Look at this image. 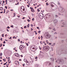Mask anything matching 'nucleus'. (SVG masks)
Instances as JSON below:
<instances>
[{
  "mask_svg": "<svg viewBox=\"0 0 67 67\" xmlns=\"http://www.w3.org/2000/svg\"><path fill=\"white\" fill-rule=\"evenodd\" d=\"M58 15H61V14L59 13L58 14Z\"/></svg>",
  "mask_w": 67,
  "mask_h": 67,
  "instance_id": "nucleus-42",
  "label": "nucleus"
},
{
  "mask_svg": "<svg viewBox=\"0 0 67 67\" xmlns=\"http://www.w3.org/2000/svg\"><path fill=\"white\" fill-rule=\"evenodd\" d=\"M46 5H49V4H48V3H46Z\"/></svg>",
  "mask_w": 67,
  "mask_h": 67,
  "instance_id": "nucleus-34",
  "label": "nucleus"
},
{
  "mask_svg": "<svg viewBox=\"0 0 67 67\" xmlns=\"http://www.w3.org/2000/svg\"><path fill=\"white\" fill-rule=\"evenodd\" d=\"M41 38H43V36H41Z\"/></svg>",
  "mask_w": 67,
  "mask_h": 67,
  "instance_id": "nucleus-55",
  "label": "nucleus"
},
{
  "mask_svg": "<svg viewBox=\"0 0 67 67\" xmlns=\"http://www.w3.org/2000/svg\"><path fill=\"white\" fill-rule=\"evenodd\" d=\"M2 46V43L1 44V46H0V47H1Z\"/></svg>",
  "mask_w": 67,
  "mask_h": 67,
  "instance_id": "nucleus-51",
  "label": "nucleus"
},
{
  "mask_svg": "<svg viewBox=\"0 0 67 67\" xmlns=\"http://www.w3.org/2000/svg\"><path fill=\"white\" fill-rule=\"evenodd\" d=\"M26 62H27V63H29V61H27V60H26Z\"/></svg>",
  "mask_w": 67,
  "mask_h": 67,
  "instance_id": "nucleus-47",
  "label": "nucleus"
},
{
  "mask_svg": "<svg viewBox=\"0 0 67 67\" xmlns=\"http://www.w3.org/2000/svg\"><path fill=\"white\" fill-rule=\"evenodd\" d=\"M29 26H30V25H27V27L28 28L29 27Z\"/></svg>",
  "mask_w": 67,
  "mask_h": 67,
  "instance_id": "nucleus-39",
  "label": "nucleus"
},
{
  "mask_svg": "<svg viewBox=\"0 0 67 67\" xmlns=\"http://www.w3.org/2000/svg\"><path fill=\"white\" fill-rule=\"evenodd\" d=\"M0 40H1V41H2V38H1V39H0Z\"/></svg>",
  "mask_w": 67,
  "mask_h": 67,
  "instance_id": "nucleus-52",
  "label": "nucleus"
},
{
  "mask_svg": "<svg viewBox=\"0 0 67 67\" xmlns=\"http://www.w3.org/2000/svg\"><path fill=\"white\" fill-rule=\"evenodd\" d=\"M53 3H51V7H54V5L53 4Z\"/></svg>",
  "mask_w": 67,
  "mask_h": 67,
  "instance_id": "nucleus-16",
  "label": "nucleus"
},
{
  "mask_svg": "<svg viewBox=\"0 0 67 67\" xmlns=\"http://www.w3.org/2000/svg\"><path fill=\"white\" fill-rule=\"evenodd\" d=\"M31 15H32V16H34V14H33V13L31 14Z\"/></svg>",
  "mask_w": 67,
  "mask_h": 67,
  "instance_id": "nucleus-27",
  "label": "nucleus"
},
{
  "mask_svg": "<svg viewBox=\"0 0 67 67\" xmlns=\"http://www.w3.org/2000/svg\"><path fill=\"white\" fill-rule=\"evenodd\" d=\"M14 37H15V36H14L13 37V38H14Z\"/></svg>",
  "mask_w": 67,
  "mask_h": 67,
  "instance_id": "nucleus-63",
  "label": "nucleus"
},
{
  "mask_svg": "<svg viewBox=\"0 0 67 67\" xmlns=\"http://www.w3.org/2000/svg\"><path fill=\"white\" fill-rule=\"evenodd\" d=\"M26 45L27 46H29V44H28L27 43Z\"/></svg>",
  "mask_w": 67,
  "mask_h": 67,
  "instance_id": "nucleus-53",
  "label": "nucleus"
},
{
  "mask_svg": "<svg viewBox=\"0 0 67 67\" xmlns=\"http://www.w3.org/2000/svg\"><path fill=\"white\" fill-rule=\"evenodd\" d=\"M7 32H9V30L8 29L7 30Z\"/></svg>",
  "mask_w": 67,
  "mask_h": 67,
  "instance_id": "nucleus-50",
  "label": "nucleus"
},
{
  "mask_svg": "<svg viewBox=\"0 0 67 67\" xmlns=\"http://www.w3.org/2000/svg\"><path fill=\"white\" fill-rule=\"evenodd\" d=\"M31 61H30V63H33V59H31Z\"/></svg>",
  "mask_w": 67,
  "mask_h": 67,
  "instance_id": "nucleus-15",
  "label": "nucleus"
},
{
  "mask_svg": "<svg viewBox=\"0 0 67 67\" xmlns=\"http://www.w3.org/2000/svg\"><path fill=\"white\" fill-rule=\"evenodd\" d=\"M54 23L55 24H56V23H57V19H54Z\"/></svg>",
  "mask_w": 67,
  "mask_h": 67,
  "instance_id": "nucleus-10",
  "label": "nucleus"
},
{
  "mask_svg": "<svg viewBox=\"0 0 67 67\" xmlns=\"http://www.w3.org/2000/svg\"><path fill=\"white\" fill-rule=\"evenodd\" d=\"M26 26H25L24 27V29H26Z\"/></svg>",
  "mask_w": 67,
  "mask_h": 67,
  "instance_id": "nucleus-25",
  "label": "nucleus"
},
{
  "mask_svg": "<svg viewBox=\"0 0 67 67\" xmlns=\"http://www.w3.org/2000/svg\"><path fill=\"white\" fill-rule=\"evenodd\" d=\"M17 57H20V55L18 53H16Z\"/></svg>",
  "mask_w": 67,
  "mask_h": 67,
  "instance_id": "nucleus-17",
  "label": "nucleus"
},
{
  "mask_svg": "<svg viewBox=\"0 0 67 67\" xmlns=\"http://www.w3.org/2000/svg\"><path fill=\"white\" fill-rule=\"evenodd\" d=\"M58 62V63L59 64H63L64 63V61L63 60H59Z\"/></svg>",
  "mask_w": 67,
  "mask_h": 67,
  "instance_id": "nucleus-4",
  "label": "nucleus"
},
{
  "mask_svg": "<svg viewBox=\"0 0 67 67\" xmlns=\"http://www.w3.org/2000/svg\"><path fill=\"white\" fill-rule=\"evenodd\" d=\"M43 49L44 51H46V52H47L49 49V47L48 46H44L43 47Z\"/></svg>",
  "mask_w": 67,
  "mask_h": 67,
  "instance_id": "nucleus-3",
  "label": "nucleus"
},
{
  "mask_svg": "<svg viewBox=\"0 0 67 67\" xmlns=\"http://www.w3.org/2000/svg\"><path fill=\"white\" fill-rule=\"evenodd\" d=\"M50 60L52 62H54V58H50Z\"/></svg>",
  "mask_w": 67,
  "mask_h": 67,
  "instance_id": "nucleus-8",
  "label": "nucleus"
},
{
  "mask_svg": "<svg viewBox=\"0 0 67 67\" xmlns=\"http://www.w3.org/2000/svg\"><path fill=\"white\" fill-rule=\"evenodd\" d=\"M27 7H28L29 8V7H30V5H27Z\"/></svg>",
  "mask_w": 67,
  "mask_h": 67,
  "instance_id": "nucleus-46",
  "label": "nucleus"
},
{
  "mask_svg": "<svg viewBox=\"0 0 67 67\" xmlns=\"http://www.w3.org/2000/svg\"><path fill=\"white\" fill-rule=\"evenodd\" d=\"M25 17H24L22 18V19H25Z\"/></svg>",
  "mask_w": 67,
  "mask_h": 67,
  "instance_id": "nucleus-45",
  "label": "nucleus"
},
{
  "mask_svg": "<svg viewBox=\"0 0 67 67\" xmlns=\"http://www.w3.org/2000/svg\"><path fill=\"white\" fill-rule=\"evenodd\" d=\"M37 10L38 12H40V10H39V9H37Z\"/></svg>",
  "mask_w": 67,
  "mask_h": 67,
  "instance_id": "nucleus-26",
  "label": "nucleus"
},
{
  "mask_svg": "<svg viewBox=\"0 0 67 67\" xmlns=\"http://www.w3.org/2000/svg\"><path fill=\"white\" fill-rule=\"evenodd\" d=\"M7 1H8V0H5V2H7Z\"/></svg>",
  "mask_w": 67,
  "mask_h": 67,
  "instance_id": "nucleus-54",
  "label": "nucleus"
},
{
  "mask_svg": "<svg viewBox=\"0 0 67 67\" xmlns=\"http://www.w3.org/2000/svg\"><path fill=\"white\" fill-rule=\"evenodd\" d=\"M19 2L17 3V4H18V5H19Z\"/></svg>",
  "mask_w": 67,
  "mask_h": 67,
  "instance_id": "nucleus-59",
  "label": "nucleus"
},
{
  "mask_svg": "<svg viewBox=\"0 0 67 67\" xmlns=\"http://www.w3.org/2000/svg\"><path fill=\"white\" fill-rule=\"evenodd\" d=\"M3 44H5V41H4V42H3Z\"/></svg>",
  "mask_w": 67,
  "mask_h": 67,
  "instance_id": "nucleus-36",
  "label": "nucleus"
},
{
  "mask_svg": "<svg viewBox=\"0 0 67 67\" xmlns=\"http://www.w3.org/2000/svg\"><path fill=\"white\" fill-rule=\"evenodd\" d=\"M58 4L59 5V4H60V3H59V2H58Z\"/></svg>",
  "mask_w": 67,
  "mask_h": 67,
  "instance_id": "nucleus-56",
  "label": "nucleus"
},
{
  "mask_svg": "<svg viewBox=\"0 0 67 67\" xmlns=\"http://www.w3.org/2000/svg\"><path fill=\"white\" fill-rule=\"evenodd\" d=\"M7 67H8L9 66V65H6Z\"/></svg>",
  "mask_w": 67,
  "mask_h": 67,
  "instance_id": "nucleus-64",
  "label": "nucleus"
},
{
  "mask_svg": "<svg viewBox=\"0 0 67 67\" xmlns=\"http://www.w3.org/2000/svg\"><path fill=\"white\" fill-rule=\"evenodd\" d=\"M15 63L16 65H18L19 64V62L18 61H15Z\"/></svg>",
  "mask_w": 67,
  "mask_h": 67,
  "instance_id": "nucleus-9",
  "label": "nucleus"
},
{
  "mask_svg": "<svg viewBox=\"0 0 67 67\" xmlns=\"http://www.w3.org/2000/svg\"><path fill=\"white\" fill-rule=\"evenodd\" d=\"M53 30H54V31H56V30L55 28H54V29H53Z\"/></svg>",
  "mask_w": 67,
  "mask_h": 67,
  "instance_id": "nucleus-38",
  "label": "nucleus"
},
{
  "mask_svg": "<svg viewBox=\"0 0 67 67\" xmlns=\"http://www.w3.org/2000/svg\"><path fill=\"white\" fill-rule=\"evenodd\" d=\"M51 44H52L51 43H49V45H51Z\"/></svg>",
  "mask_w": 67,
  "mask_h": 67,
  "instance_id": "nucleus-61",
  "label": "nucleus"
},
{
  "mask_svg": "<svg viewBox=\"0 0 67 67\" xmlns=\"http://www.w3.org/2000/svg\"><path fill=\"white\" fill-rule=\"evenodd\" d=\"M10 27H9V26H7V29H10Z\"/></svg>",
  "mask_w": 67,
  "mask_h": 67,
  "instance_id": "nucleus-33",
  "label": "nucleus"
},
{
  "mask_svg": "<svg viewBox=\"0 0 67 67\" xmlns=\"http://www.w3.org/2000/svg\"><path fill=\"white\" fill-rule=\"evenodd\" d=\"M24 47V46H22V45H21L19 47V49L21 50L23 49V48Z\"/></svg>",
  "mask_w": 67,
  "mask_h": 67,
  "instance_id": "nucleus-5",
  "label": "nucleus"
},
{
  "mask_svg": "<svg viewBox=\"0 0 67 67\" xmlns=\"http://www.w3.org/2000/svg\"><path fill=\"white\" fill-rule=\"evenodd\" d=\"M21 11H22V12H23V11H22V10H23V11H25V9H24V7L23 6H21Z\"/></svg>",
  "mask_w": 67,
  "mask_h": 67,
  "instance_id": "nucleus-6",
  "label": "nucleus"
},
{
  "mask_svg": "<svg viewBox=\"0 0 67 67\" xmlns=\"http://www.w3.org/2000/svg\"><path fill=\"white\" fill-rule=\"evenodd\" d=\"M44 57V55H41V57L43 58Z\"/></svg>",
  "mask_w": 67,
  "mask_h": 67,
  "instance_id": "nucleus-22",
  "label": "nucleus"
},
{
  "mask_svg": "<svg viewBox=\"0 0 67 67\" xmlns=\"http://www.w3.org/2000/svg\"><path fill=\"white\" fill-rule=\"evenodd\" d=\"M42 41H40V43H41V44H42Z\"/></svg>",
  "mask_w": 67,
  "mask_h": 67,
  "instance_id": "nucleus-58",
  "label": "nucleus"
},
{
  "mask_svg": "<svg viewBox=\"0 0 67 67\" xmlns=\"http://www.w3.org/2000/svg\"><path fill=\"white\" fill-rule=\"evenodd\" d=\"M15 55L16 56H17V54H16V53L15 54Z\"/></svg>",
  "mask_w": 67,
  "mask_h": 67,
  "instance_id": "nucleus-57",
  "label": "nucleus"
},
{
  "mask_svg": "<svg viewBox=\"0 0 67 67\" xmlns=\"http://www.w3.org/2000/svg\"><path fill=\"white\" fill-rule=\"evenodd\" d=\"M5 41H8V40H6V39H5Z\"/></svg>",
  "mask_w": 67,
  "mask_h": 67,
  "instance_id": "nucleus-62",
  "label": "nucleus"
},
{
  "mask_svg": "<svg viewBox=\"0 0 67 67\" xmlns=\"http://www.w3.org/2000/svg\"><path fill=\"white\" fill-rule=\"evenodd\" d=\"M44 36L46 38H51V36L49 35L48 33H46L44 35Z\"/></svg>",
  "mask_w": 67,
  "mask_h": 67,
  "instance_id": "nucleus-2",
  "label": "nucleus"
},
{
  "mask_svg": "<svg viewBox=\"0 0 67 67\" xmlns=\"http://www.w3.org/2000/svg\"><path fill=\"white\" fill-rule=\"evenodd\" d=\"M3 13V12H0V13Z\"/></svg>",
  "mask_w": 67,
  "mask_h": 67,
  "instance_id": "nucleus-60",
  "label": "nucleus"
},
{
  "mask_svg": "<svg viewBox=\"0 0 67 67\" xmlns=\"http://www.w3.org/2000/svg\"><path fill=\"white\" fill-rule=\"evenodd\" d=\"M34 19L33 18H32V21H34Z\"/></svg>",
  "mask_w": 67,
  "mask_h": 67,
  "instance_id": "nucleus-40",
  "label": "nucleus"
},
{
  "mask_svg": "<svg viewBox=\"0 0 67 67\" xmlns=\"http://www.w3.org/2000/svg\"><path fill=\"white\" fill-rule=\"evenodd\" d=\"M2 37H4V34H2Z\"/></svg>",
  "mask_w": 67,
  "mask_h": 67,
  "instance_id": "nucleus-23",
  "label": "nucleus"
},
{
  "mask_svg": "<svg viewBox=\"0 0 67 67\" xmlns=\"http://www.w3.org/2000/svg\"><path fill=\"white\" fill-rule=\"evenodd\" d=\"M57 34V33L56 32H55L54 33V34L56 35V34Z\"/></svg>",
  "mask_w": 67,
  "mask_h": 67,
  "instance_id": "nucleus-24",
  "label": "nucleus"
},
{
  "mask_svg": "<svg viewBox=\"0 0 67 67\" xmlns=\"http://www.w3.org/2000/svg\"><path fill=\"white\" fill-rule=\"evenodd\" d=\"M8 1L10 2H11L12 1H13V0H8Z\"/></svg>",
  "mask_w": 67,
  "mask_h": 67,
  "instance_id": "nucleus-20",
  "label": "nucleus"
},
{
  "mask_svg": "<svg viewBox=\"0 0 67 67\" xmlns=\"http://www.w3.org/2000/svg\"><path fill=\"white\" fill-rule=\"evenodd\" d=\"M5 8H6V9H7V6H5Z\"/></svg>",
  "mask_w": 67,
  "mask_h": 67,
  "instance_id": "nucleus-43",
  "label": "nucleus"
},
{
  "mask_svg": "<svg viewBox=\"0 0 67 67\" xmlns=\"http://www.w3.org/2000/svg\"><path fill=\"white\" fill-rule=\"evenodd\" d=\"M43 16V15H42V16H39V17L41 19H43V17H44Z\"/></svg>",
  "mask_w": 67,
  "mask_h": 67,
  "instance_id": "nucleus-13",
  "label": "nucleus"
},
{
  "mask_svg": "<svg viewBox=\"0 0 67 67\" xmlns=\"http://www.w3.org/2000/svg\"><path fill=\"white\" fill-rule=\"evenodd\" d=\"M55 16L56 18H57L58 16L57 15H55Z\"/></svg>",
  "mask_w": 67,
  "mask_h": 67,
  "instance_id": "nucleus-41",
  "label": "nucleus"
},
{
  "mask_svg": "<svg viewBox=\"0 0 67 67\" xmlns=\"http://www.w3.org/2000/svg\"><path fill=\"white\" fill-rule=\"evenodd\" d=\"M26 64H27V65H29V63H27Z\"/></svg>",
  "mask_w": 67,
  "mask_h": 67,
  "instance_id": "nucleus-32",
  "label": "nucleus"
},
{
  "mask_svg": "<svg viewBox=\"0 0 67 67\" xmlns=\"http://www.w3.org/2000/svg\"><path fill=\"white\" fill-rule=\"evenodd\" d=\"M44 18H46V19H47V15H45L44 16Z\"/></svg>",
  "mask_w": 67,
  "mask_h": 67,
  "instance_id": "nucleus-19",
  "label": "nucleus"
},
{
  "mask_svg": "<svg viewBox=\"0 0 67 67\" xmlns=\"http://www.w3.org/2000/svg\"><path fill=\"white\" fill-rule=\"evenodd\" d=\"M38 33H39L40 34V33H41V31H38Z\"/></svg>",
  "mask_w": 67,
  "mask_h": 67,
  "instance_id": "nucleus-30",
  "label": "nucleus"
},
{
  "mask_svg": "<svg viewBox=\"0 0 67 67\" xmlns=\"http://www.w3.org/2000/svg\"><path fill=\"white\" fill-rule=\"evenodd\" d=\"M46 15H48V18H50V16L51 15V14H50V13H49L47 14Z\"/></svg>",
  "mask_w": 67,
  "mask_h": 67,
  "instance_id": "nucleus-14",
  "label": "nucleus"
},
{
  "mask_svg": "<svg viewBox=\"0 0 67 67\" xmlns=\"http://www.w3.org/2000/svg\"><path fill=\"white\" fill-rule=\"evenodd\" d=\"M24 61H26V60H26V59H25L24 60Z\"/></svg>",
  "mask_w": 67,
  "mask_h": 67,
  "instance_id": "nucleus-44",
  "label": "nucleus"
},
{
  "mask_svg": "<svg viewBox=\"0 0 67 67\" xmlns=\"http://www.w3.org/2000/svg\"><path fill=\"white\" fill-rule=\"evenodd\" d=\"M2 53H0V56H2Z\"/></svg>",
  "mask_w": 67,
  "mask_h": 67,
  "instance_id": "nucleus-21",
  "label": "nucleus"
},
{
  "mask_svg": "<svg viewBox=\"0 0 67 67\" xmlns=\"http://www.w3.org/2000/svg\"><path fill=\"white\" fill-rule=\"evenodd\" d=\"M10 27H12V28H13V25L11 26Z\"/></svg>",
  "mask_w": 67,
  "mask_h": 67,
  "instance_id": "nucleus-28",
  "label": "nucleus"
},
{
  "mask_svg": "<svg viewBox=\"0 0 67 67\" xmlns=\"http://www.w3.org/2000/svg\"><path fill=\"white\" fill-rule=\"evenodd\" d=\"M43 14L42 13H40L39 14V16H43Z\"/></svg>",
  "mask_w": 67,
  "mask_h": 67,
  "instance_id": "nucleus-11",
  "label": "nucleus"
},
{
  "mask_svg": "<svg viewBox=\"0 0 67 67\" xmlns=\"http://www.w3.org/2000/svg\"><path fill=\"white\" fill-rule=\"evenodd\" d=\"M39 28H40V27H37V29H39Z\"/></svg>",
  "mask_w": 67,
  "mask_h": 67,
  "instance_id": "nucleus-49",
  "label": "nucleus"
},
{
  "mask_svg": "<svg viewBox=\"0 0 67 67\" xmlns=\"http://www.w3.org/2000/svg\"><path fill=\"white\" fill-rule=\"evenodd\" d=\"M46 64H47L48 65H51V62H46Z\"/></svg>",
  "mask_w": 67,
  "mask_h": 67,
  "instance_id": "nucleus-7",
  "label": "nucleus"
},
{
  "mask_svg": "<svg viewBox=\"0 0 67 67\" xmlns=\"http://www.w3.org/2000/svg\"><path fill=\"white\" fill-rule=\"evenodd\" d=\"M8 11H8H7L6 12V13H8V12H9V10H7Z\"/></svg>",
  "mask_w": 67,
  "mask_h": 67,
  "instance_id": "nucleus-37",
  "label": "nucleus"
},
{
  "mask_svg": "<svg viewBox=\"0 0 67 67\" xmlns=\"http://www.w3.org/2000/svg\"><path fill=\"white\" fill-rule=\"evenodd\" d=\"M39 57H41V53H40L39 55Z\"/></svg>",
  "mask_w": 67,
  "mask_h": 67,
  "instance_id": "nucleus-18",
  "label": "nucleus"
},
{
  "mask_svg": "<svg viewBox=\"0 0 67 67\" xmlns=\"http://www.w3.org/2000/svg\"><path fill=\"white\" fill-rule=\"evenodd\" d=\"M18 42H20V39H18Z\"/></svg>",
  "mask_w": 67,
  "mask_h": 67,
  "instance_id": "nucleus-48",
  "label": "nucleus"
},
{
  "mask_svg": "<svg viewBox=\"0 0 67 67\" xmlns=\"http://www.w3.org/2000/svg\"><path fill=\"white\" fill-rule=\"evenodd\" d=\"M31 11L32 12H35V11H34V10L32 7L31 9Z\"/></svg>",
  "mask_w": 67,
  "mask_h": 67,
  "instance_id": "nucleus-12",
  "label": "nucleus"
},
{
  "mask_svg": "<svg viewBox=\"0 0 67 67\" xmlns=\"http://www.w3.org/2000/svg\"><path fill=\"white\" fill-rule=\"evenodd\" d=\"M27 21H28V22H30V20H29V19H27Z\"/></svg>",
  "mask_w": 67,
  "mask_h": 67,
  "instance_id": "nucleus-29",
  "label": "nucleus"
},
{
  "mask_svg": "<svg viewBox=\"0 0 67 67\" xmlns=\"http://www.w3.org/2000/svg\"><path fill=\"white\" fill-rule=\"evenodd\" d=\"M58 10L60 12H63L65 11V10L63 9V8L62 6H59V7Z\"/></svg>",
  "mask_w": 67,
  "mask_h": 67,
  "instance_id": "nucleus-1",
  "label": "nucleus"
},
{
  "mask_svg": "<svg viewBox=\"0 0 67 67\" xmlns=\"http://www.w3.org/2000/svg\"><path fill=\"white\" fill-rule=\"evenodd\" d=\"M39 48L40 49V50H41L42 49V48H40V47H39Z\"/></svg>",
  "mask_w": 67,
  "mask_h": 67,
  "instance_id": "nucleus-31",
  "label": "nucleus"
},
{
  "mask_svg": "<svg viewBox=\"0 0 67 67\" xmlns=\"http://www.w3.org/2000/svg\"><path fill=\"white\" fill-rule=\"evenodd\" d=\"M1 2H2V1H1L0 2V3L1 4V5H2V3H1Z\"/></svg>",
  "mask_w": 67,
  "mask_h": 67,
  "instance_id": "nucleus-35",
  "label": "nucleus"
}]
</instances>
